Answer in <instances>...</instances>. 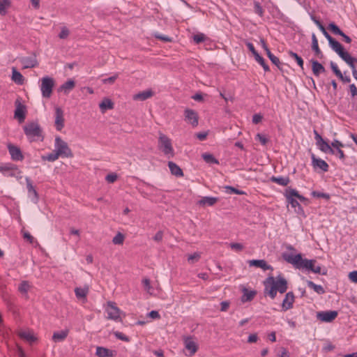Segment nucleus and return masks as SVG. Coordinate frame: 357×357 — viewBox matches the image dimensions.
<instances>
[{
    "label": "nucleus",
    "mask_w": 357,
    "mask_h": 357,
    "mask_svg": "<svg viewBox=\"0 0 357 357\" xmlns=\"http://www.w3.org/2000/svg\"><path fill=\"white\" fill-rule=\"evenodd\" d=\"M264 294L268 295L271 299H274L278 291L280 294H284L288 289V284L287 280L278 275L275 278L273 276L268 277L264 282Z\"/></svg>",
    "instance_id": "nucleus-1"
},
{
    "label": "nucleus",
    "mask_w": 357,
    "mask_h": 357,
    "mask_svg": "<svg viewBox=\"0 0 357 357\" xmlns=\"http://www.w3.org/2000/svg\"><path fill=\"white\" fill-rule=\"evenodd\" d=\"M282 258L287 262L293 264L296 268H305L312 272L315 266L316 260L303 259L301 254L293 255L288 253H283Z\"/></svg>",
    "instance_id": "nucleus-2"
},
{
    "label": "nucleus",
    "mask_w": 357,
    "mask_h": 357,
    "mask_svg": "<svg viewBox=\"0 0 357 357\" xmlns=\"http://www.w3.org/2000/svg\"><path fill=\"white\" fill-rule=\"evenodd\" d=\"M26 136L30 141H36L40 139L43 141V130L37 122H30L23 128Z\"/></svg>",
    "instance_id": "nucleus-3"
},
{
    "label": "nucleus",
    "mask_w": 357,
    "mask_h": 357,
    "mask_svg": "<svg viewBox=\"0 0 357 357\" xmlns=\"http://www.w3.org/2000/svg\"><path fill=\"white\" fill-rule=\"evenodd\" d=\"M158 147L168 158L174 157V151L172 141L167 135L162 132H159Z\"/></svg>",
    "instance_id": "nucleus-4"
},
{
    "label": "nucleus",
    "mask_w": 357,
    "mask_h": 357,
    "mask_svg": "<svg viewBox=\"0 0 357 357\" xmlns=\"http://www.w3.org/2000/svg\"><path fill=\"white\" fill-rule=\"evenodd\" d=\"M40 82L42 96L45 98H50L55 85L54 79L51 77L45 76L41 78Z\"/></svg>",
    "instance_id": "nucleus-5"
},
{
    "label": "nucleus",
    "mask_w": 357,
    "mask_h": 357,
    "mask_svg": "<svg viewBox=\"0 0 357 357\" xmlns=\"http://www.w3.org/2000/svg\"><path fill=\"white\" fill-rule=\"evenodd\" d=\"M54 148L56 152L61 157L72 158L73 156L68 144L59 136L55 138Z\"/></svg>",
    "instance_id": "nucleus-6"
},
{
    "label": "nucleus",
    "mask_w": 357,
    "mask_h": 357,
    "mask_svg": "<svg viewBox=\"0 0 357 357\" xmlns=\"http://www.w3.org/2000/svg\"><path fill=\"white\" fill-rule=\"evenodd\" d=\"M106 312L107 314V318L116 321H121L120 318V310L116 307L114 302H107V306L106 307Z\"/></svg>",
    "instance_id": "nucleus-7"
},
{
    "label": "nucleus",
    "mask_w": 357,
    "mask_h": 357,
    "mask_svg": "<svg viewBox=\"0 0 357 357\" xmlns=\"http://www.w3.org/2000/svg\"><path fill=\"white\" fill-rule=\"evenodd\" d=\"M326 38L328 40V44L331 49L335 52L341 59L349 53L344 49L343 46L338 41L334 39L331 35H329Z\"/></svg>",
    "instance_id": "nucleus-8"
},
{
    "label": "nucleus",
    "mask_w": 357,
    "mask_h": 357,
    "mask_svg": "<svg viewBox=\"0 0 357 357\" xmlns=\"http://www.w3.org/2000/svg\"><path fill=\"white\" fill-rule=\"evenodd\" d=\"M338 315L335 310L321 311L317 312V317L323 322H332Z\"/></svg>",
    "instance_id": "nucleus-9"
},
{
    "label": "nucleus",
    "mask_w": 357,
    "mask_h": 357,
    "mask_svg": "<svg viewBox=\"0 0 357 357\" xmlns=\"http://www.w3.org/2000/svg\"><path fill=\"white\" fill-rule=\"evenodd\" d=\"M246 46L248 47V50L253 54L255 60L263 67L264 71H269V66L266 63L264 59L257 52L253 44L248 42L246 43Z\"/></svg>",
    "instance_id": "nucleus-10"
},
{
    "label": "nucleus",
    "mask_w": 357,
    "mask_h": 357,
    "mask_svg": "<svg viewBox=\"0 0 357 357\" xmlns=\"http://www.w3.org/2000/svg\"><path fill=\"white\" fill-rule=\"evenodd\" d=\"M16 109L15 110L14 116L20 123L24 121L26 118V107L22 105L20 100L17 99L15 102Z\"/></svg>",
    "instance_id": "nucleus-11"
},
{
    "label": "nucleus",
    "mask_w": 357,
    "mask_h": 357,
    "mask_svg": "<svg viewBox=\"0 0 357 357\" xmlns=\"http://www.w3.org/2000/svg\"><path fill=\"white\" fill-rule=\"evenodd\" d=\"M7 147L13 160L22 161L24 160V155L18 146L12 144H8Z\"/></svg>",
    "instance_id": "nucleus-12"
},
{
    "label": "nucleus",
    "mask_w": 357,
    "mask_h": 357,
    "mask_svg": "<svg viewBox=\"0 0 357 357\" xmlns=\"http://www.w3.org/2000/svg\"><path fill=\"white\" fill-rule=\"evenodd\" d=\"M185 348L189 351L190 356L194 355L198 350V344L191 336L185 337L183 339Z\"/></svg>",
    "instance_id": "nucleus-13"
},
{
    "label": "nucleus",
    "mask_w": 357,
    "mask_h": 357,
    "mask_svg": "<svg viewBox=\"0 0 357 357\" xmlns=\"http://www.w3.org/2000/svg\"><path fill=\"white\" fill-rule=\"evenodd\" d=\"M185 119L188 123L191 124L193 127H196L198 125V114L193 109H186L185 110Z\"/></svg>",
    "instance_id": "nucleus-14"
},
{
    "label": "nucleus",
    "mask_w": 357,
    "mask_h": 357,
    "mask_svg": "<svg viewBox=\"0 0 357 357\" xmlns=\"http://www.w3.org/2000/svg\"><path fill=\"white\" fill-rule=\"evenodd\" d=\"M55 126L57 130L60 131L64 127L63 112L61 108H55Z\"/></svg>",
    "instance_id": "nucleus-15"
},
{
    "label": "nucleus",
    "mask_w": 357,
    "mask_h": 357,
    "mask_svg": "<svg viewBox=\"0 0 357 357\" xmlns=\"http://www.w3.org/2000/svg\"><path fill=\"white\" fill-rule=\"evenodd\" d=\"M294 298V294L292 291H289L286 294L282 303V308L283 311H287L293 307Z\"/></svg>",
    "instance_id": "nucleus-16"
},
{
    "label": "nucleus",
    "mask_w": 357,
    "mask_h": 357,
    "mask_svg": "<svg viewBox=\"0 0 357 357\" xmlns=\"http://www.w3.org/2000/svg\"><path fill=\"white\" fill-rule=\"evenodd\" d=\"M20 63L23 65V68H31L38 66V63L36 55L26 56L20 59Z\"/></svg>",
    "instance_id": "nucleus-17"
},
{
    "label": "nucleus",
    "mask_w": 357,
    "mask_h": 357,
    "mask_svg": "<svg viewBox=\"0 0 357 357\" xmlns=\"http://www.w3.org/2000/svg\"><path fill=\"white\" fill-rule=\"evenodd\" d=\"M250 266H255L262 268L264 271L271 270L273 267L268 265L264 259H252L248 261Z\"/></svg>",
    "instance_id": "nucleus-18"
},
{
    "label": "nucleus",
    "mask_w": 357,
    "mask_h": 357,
    "mask_svg": "<svg viewBox=\"0 0 357 357\" xmlns=\"http://www.w3.org/2000/svg\"><path fill=\"white\" fill-rule=\"evenodd\" d=\"M312 165L314 168H319L324 172L328 171V165L322 159L317 158L314 154H312Z\"/></svg>",
    "instance_id": "nucleus-19"
},
{
    "label": "nucleus",
    "mask_w": 357,
    "mask_h": 357,
    "mask_svg": "<svg viewBox=\"0 0 357 357\" xmlns=\"http://www.w3.org/2000/svg\"><path fill=\"white\" fill-rule=\"evenodd\" d=\"M18 170L15 165L11 163L0 165V172L6 176H14L13 172Z\"/></svg>",
    "instance_id": "nucleus-20"
},
{
    "label": "nucleus",
    "mask_w": 357,
    "mask_h": 357,
    "mask_svg": "<svg viewBox=\"0 0 357 357\" xmlns=\"http://www.w3.org/2000/svg\"><path fill=\"white\" fill-rule=\"evenodd\" d=\"M312 63V70L313 72V74L318 77L320 74L324 73L326 72L325 68L323 66L321 63L318 62L316 60L312 59L310 61Z\"/></svg>",
    "instance_id": "nucleus-21"
},
{
    "label": "nucleus",
    "mask_w": 357,
    "mask_h": 357,
    "mask_svg": "<svg viewBox=\"0 0 357 357\" xmlns=\"http://www.w3.org/2000/svg\"><path fill=\"white\" fill-rule=\"evenodd\" d=\"M153 96V91L151 89H148L135 94L133 96V100L144 101L151 98Z\"/></svg>",
    "instance_id": "nucleus-22"
},
{
    "label": "nucleus",
    "mask_w": 357,
    "mask_h": 357,
    "mask_svg": "<svg viewBox=\"0 0 357 357\" xmlns=\"http://www.w3.org/2000/svg\"><path fill=\"white\" fill-rule=\"evenodd\" d=\"M312 50L314 52L315 56L319 59H321L324 58V54L319 47L318 40L314 33L312 35Z\"/></svg>",
    "instance_id": "nucleus-23"
},
{
    "label": "nucleus",
    "mask_w": 357,
    "mask_h": 357,
    "mask_svg": "<svg viewBox=\"0 0 357 357\" xmlns=\"http://www.w3.org/2000/svg\"><path fill=\"white\" fill-rule=\"evenodd\" d=\"M11 79L15 84L22 85L24 82V77L15 67L12 68Z\"/></svg>",
    "instance_id": "nucleus-24"
},
{
    "label": "nucleus",
    "mask_w": 357,
    "mask_h": 357,
    "mask_svg": "<svg viewBox=\"0 0 357 357\" xmlns=\"http://www.w3.org/2000/svg\"><path fill=\"white\" fill-rule=\"evenodd\" d=\"M68 333L69 330L68 329L54 332L52 335V340L55 342H62L67 337Z\"/></svg>",
    "instance_id": "nucleus-25"
},
{
    "label": "nucleus",
    "mask_w": 357,
    "mask_h": 357,
    "mask_svg": "<svg viewBox=\"0 0 357 357\" xmlns=\"http://www.w3.org/2000/svg\"><path fill=\"white\" fill-rule=\"evenodd\" d=\"M168 167L169 168V170L172 173V174L181 177L183 176V170L180 168L179 166H178L176 163L174 162L169 161L168 162Z\"/></svg>",
    "instance_id": "nucleus-26"
},
{
    "label": "nucleus",
    "mask_w": 357,
    "mask_h": 357,
    "mask_svg": "<svg viewBox=\"0 0 357 357\" xmlns=\"http://www.w3.org/2000/svg\"><path fill=\"white\" fill-rule=\"evenodd\" d=\"M113 353L114 351L109 349L102 347H98L96 348V354L98 357H112L114 356Z\"/></svg>",
    "instance_id": "nucleus-27"
},
{
    "label": "nucleus",
    "mask_w": 357,
    "mask_h": 357,
    "mask_svg": "<svg viewBox=\"0 0 357 357\" xmlns=\"http://www.w3.org/2000/svg\"><path fill=\"white\" fill-rule=\"evenodd\" d=\"M243 294L241 297V301L243 303L251 301L257 294L256 291H249L245 288L243 289Z\"/></svg>",
    "instance_id": "nucleus-28"
},
{
    "label": "nucleus",
    "mask_w": 357,
    "mask_h": 357,
    "mask_svg": "<svg viewBox=\"0 0 357 357\" xmlns=\"http://www.w3.org/2000/svg\"><path fill=\"white\" fill-rule=\"evenodd\" d=\"M75 86V83L73 80L69 79L61 86H60L59 91H63L65 94H68Z\"/></svg>",
    "instance_id": "nucleus-29"
},
{
    "label": "nucleus",
    "mask_w": 357,
    "mask_h": 357,
    "mask_svg": "<svg viewBox=\"0 0 357 357\" xmlns=\"http://www.w3.org/2000/svg\"><path fill=\"white\" fill-rule=\"evenodd\" d=\"M18 335L21 339H23L30 343L36 340V337L30 331H21L18 333Z\"/></svg>",
    "instance_id": "nucleus-30"
},
{
    "label": "nucleus",
    "mask_w": 357,
    "mask_h": 357,
    "mask_svg": "<svg viewBox=\"0 0 357 357\" xmlns=\"http://www.w3.org/2000/svg\"><path fill=\"white\" fill-rule=\"evenodd\" d=\"M290 189H291V188H288L287 189H286L285 193H284V195L287 198V201L288 204H291L292 208H296V206L300 207L301 206H300L299 203L298 202V201L294 198V197H295V196L290 195Z\"/></svg>",
    "instance_id": "nucleus-31"
},
{
    "label": "nucleus",
    "mask_w": 357,
    "mask_h": 357,
    "mask_svg": "<svg viewBox=\"0 0 357 357\" xmlns=\"http://www.w3.org/2000/svg\"><path fill=\"white\" fill-rule=\"evenodd\" d=\"M99 107L102 113L107 109H112L114 108L113 102L109 98H104L103 100L99 104Z\"/></svg>",
    "instance_id": "nucleus-32"
},
{
    "label": "nucleus",
    "mask_w": 357,
    "mask_h": 357,
    "mask_svg": "<svg viewBox=\"0 0 357 357\" xmlns=\"http://www.w3.org/2000/svg\"><path fill=\"white\" fill-rule=\"evenodd\" d=\"M342 59L351 68L352 73L354 72V70H356L355 63H357V59L351 56L350 54L348 53L344 56H343Z\"/></svg>",
    "instance_id": "nucleus-33"
},
{
    "label": "nucleus",
    "mask_w": 357,
    "mask_h": 357,
    "mask_svg": "<svg viewBox=\"0 0 357 357\" xmlns=\"http://www.w3.org/2000/svg\"><path fill=\"white\" fill-rule=\"evenodd\" d=\"M319 149L326 153H334L335 149L332 148L324 139L317 144Z\"/></svg>",
    "instance_id": "nucleus-34"
},
{
    "label": "nucleus",
    "mask_w": 357,
    "mask_h": 357,
    "mask_svg": "<svg viewBox=\"0 0 357 357\" xmlns=\"http://www.w3.org/2000/svg\"><path fill=\"white\" fill-rule=\"evenodd\" d=\"M271 181L278 184V185H280L282 186H287L290 182V179L288 176H286V177L272 176L271 178Z\"/></svg>",
    "instance_id": "nucleus-35"
},
{
    "label": "nucleus",
    "mask_w": 357,
    "mask_h": 357,
    "mask_svg": "<svg viewBox=\"0 0 357 357\" xmlns=\"http://www.w3.org/2000/svg\"><path fill=\"white\" fill-rule=\"evenodd\" d=\"M218 202L217 197H204L199 201L200 205L213 206Z\"/></svg>",
    "instance_id": "nucleus-36"
},
{
    "label": "nucleus",
    "mask_w": 357,
    "mask_h": 357,
    "mask_svg": "<svg viewBox=\"0 0 357 357\" xmlns=\"http://www.w3.org/2000/svg\"><path fill=\"white\" fill-rule=\"evenodd\" d=\"M26 188L27 190L29 195L32 194L36 199V200H38V195L36 192V189L34 188L31 179L29 177L26 178Z\"/></svg>",
    "instance_id": "nucleus-37"
},
{
    "label": "nucleus",
    "mask_w": 357,
    "mask_h": 357,
    "mask_svg": "<svg viewBox=\"0 0 357 357\" xmlns=\"http://www.w3.org/2000/svg\"><path fill=\"white\" fill-rule=\"evenodd\" d=\"M307 284L308 287L312 289L318 294H324L325 293V290L322 286L316 284L312 281L307 280Z\"/></svg>",
    "instance_id": "nucleus-38"
},
{
    "label": "nucleus",
    "mask_w": 357,
    "mask_h": 357,
    "mask_svg": "<svg viewBox=\"0 0 357 357\" xmlns=\"http://www.w3.org/2000/svg\"><path fill=\"white\" fill-rule=\"evenodd\" d=\"M203 160L208 164H219V161L211 153H204L202 155Z\"/></svg>",
    "instance_id": "nucleus-39"
},
{
    "label": "nucleus",
    "mask_w": 357,
    "mask_h": 357,
    "mask_svg": "<svg viewBox=\"0 0 357 357\" xmlns=\"http://www.w3.org/2000/svg\"><path fill=\"white\" fill-rule=\"evenodd\" d=\"M59 157H60V156L54 150L53 152L48 153L46 155H42L41 158L43 160H45V161L47 160L50 162H54V161L56 160L59 158Z\"/></svg>",
    "instance_id": "nucleus-40"
},
{
    "label": "nucleus",
    "mask_w": 357,
    "mask_h": 357,
    "mask_svg": "<svg viewBox=\"0 0 357 357\" xmlns=\"http://www.w3.org/2000/svg\"><path fill=\"white\" fill-rule=\"evenodd\" d=\"M266 54H267L268 57L269 58V59L271 61V62L274 65H275L280 70H282V68L280 67L281 63L280 61L279 58H278L274 54H273L270 50H268V52H266Z\"/></svg>",
    "instance_id": "nucleus-41"
},
{
    "label": "nucleus",
    "mask_w": 357,
    "mask_h": 357,
    "mask_svg": "<svg viewBox=\"0 0 357 357\" xmlns=\"http://www.w3.org/2000/svg\"><path fill=\"white\" fill-rule=\"evenodd\" d=\"M75 293L77 298H86L88 294V289L76 287L75 289Z\"/></svg>",
    "instance_id": "nucleus-42"
},
{
    "label": "nucleus",
    "mask_w": 357,
    "mask_h": 357,
    "mask_svg": "<svg viewBox=\"0 0 357 357\" xmlns=\"http://www.w3.org/2000/svg\"><path fill=\"white\" fill-rule=\"evenodd\" d=\"M311 19L313 20V22L317 25L320 31L322 32L324 36L327 38L330 34L326 31L325 27L323 26V24L321 23V22L317 20L314 16H312Z\"/></svg>",
    "instance_id": "nucleus-43"
},
{
    "label": "nucleus",
    "mask_w": 357,
    "mask_h": 357,
    "mask_svg": "<svg viewBox=\"0 0 357 357\" xmlns=\"http://www.w3.org/2000/svg\"><path fill=\"white\" fill-rule=\"evenodd\" d=\"M328 27L333 33L339 36L343 35V31L334 22L330 23Z\"/></svg>",
    "instance_id": "nucleus-44"
},
{
    "label": "nucleus",
    "mask_w": 357,
    "mask_h": 357,
    "mask_svg": "<svg viewBox=\"0 0 357 357\" xmlns=\"http://www.w3.org/2000/svg\"><path fill=\"white\" fill-rule=\"evenodd\" d=\"M125 236L121 232H118L112 239V243L114 245H122L124 241Z\"/></svg>",
    "instance_id": "nucleus-45"
},
{
    "label": "nucleus",
    "mask_w": 357,
    "mask_h": 357,
    "mask_svg": "<svg viewBox=\"0 0 357 357\" xmlns=\"http://www.w3.org/2000/svg\"><path fill=\"white\" fill-rule=\"evenodd\" d=\"M289 55L294 59L296 60V61L297 62L298 65L302 68L303 69V59L298 56L296 53L292 52V51H289Z\"/></svg>",
    "instance_id": "nucleus-46"
},
{
    "label": "nucleus",
    "mask_w": 357,
    "mask_h": 357,
    "mask_svg": "<svg viewBox=\"0 0 357 357\" xmlns=\"http://www.w3.org/2000/svg\"><path fill=\"white\" fill-rule=\"evenodd\" d=\"M30 285L29 282L27 281H22L18 287V290L22 294H27Z\"/></svg>",
    "instance_id": "nucleus-47"
},
{
    "label": "nucleus",
    "mask_w": 357,
    "mask_h": 357,
    "mask_svg": "<svg viewBox=\"0 0 357 357\" xmlns=\"http://www.w3.org/2000/svg\"><path fill=\"white\" fill-rule=\"evenodd\" d=\"M10 4L9 0H0V14L4 15L6 13V9Z\"/></svg>",
    "instance_id": "nucleus-48"
},
{
    "label": "nucleus",
    "mask_w": 357,
    "mask_h": 357,
    "mask_svg": "<svg viewBox=\"0 0 357 357\" xmlns=\"http://www.w3.org/2000/svg\"><path fill=\"white\" fill-rule=\"evenodd\" d=\"M254 11L256 14L259 15L260 17L264 16V10L261 6L260 5L259 2L258 1H254Z\"/></svg>",
    "instance_id": "nucleus-49"
},
{
    "label": "nucleus",
    "mask_w": 357,
    "mask_h": 357,
    "mask_svg": "<svg viewBox=\"0 0 357 357\" xmlns=\"http://www.w3.org/2000/svg\"><path fill=\"white\" fill-rule=\"evenodd\" d=\"M226 192L229 194H236V195H244L245 192L242 190H238L234 187L227 185L225 186Z\"/></svg>",
    "instance_id": "nucleus-50"
},
{
    "label": "nucleus",
    "mask_w": 357,
    "mask_h": 357,
    "mask_svg": "<svg viewBox=\"0 0 357 357\" xmlns=\"http://www.w3.org/2000/svg\"><path fill=\"white\" fill-rule=\"evenodd\" d=\"M330 66H331V70L335 73V75L337 77H342V72L338 68V66H337V64L335 63H334L333 61H331Z\"/></svg>",
    "instance_id": "nucleus-51"
},
{
    "label": "nucleus",
    "mask_w": 357,
    "mask_h": 357,
    "mask_svg": "<svg viewBox=\"0 0 357 357\" xmlns=\"http://www.w3.org/2000/svg\"><path fill=\"white\" fill-rule=\"evenodd\" d=\"M70 35V31L66 26H63L61 28V32L59 34V37L61 39H66Z\"/></svg>",
    "instance_id": "nucleus-52"
},
{
    "label": "nucleus",
    "mask_w": 357,
    "mask_h": 357,
    "mask_svg": "<svg viewBox=\"0 0 357 357\" xmlns=\"http://www.w3.org/2000/svg\"><path fill=\"white\" fill-rule=\"evenodd\" d=\"M206 40V36L204 33H198L193 36V40L195 43L199 44Z\"/></svg>",
    "instance_id": "nucleus-53"
},
{
    "label": "nucleus",
    "mask_w": 357,
    "mask_h": 357,
    "mask_svg": "<svg viewBox=\"0 0 357 357\" xmlns=\"http://www.w3.org/2000/svg\"><path fill=\"white\" fill-rule=\"evenodd\" d=\"M312 195L314 197L324 198L326 199H330V195L328 194L321 192H318V191H312Z\"/></svg>",
    "instance_id": "nucleus-54"
},
{
    "label": "nucleus",
    "mask_w": 357,
    "mask_h": 357,
    "mask_svg": "<svg viewBox=\"0 0 357 357\" xmlns=\"http://www.w3.org/2000/svg\"><path fill=\"white\" fill-rule=\"evenodd\" d=\"M114 335L119 340H123V341L127 342H130V338L121 332L115 331V332H114Z\"/></svg>",
    "instance_id": "nucleus-55"
},
{
    "label": "nucleus",
    "mask_w": 357,
    "mask_h": 357,
    "mask_svg": "<svg viewBox=\"0 0 357 357\" xmlns=\"http://www.w3.org/2000/svg\"><path fill=\"white\" fill-rule=\"evenodd\" d=\"M290 195H294L295 197L298 198L301 202L307 201V199L303 195H301L295 189H290Z\"/></svg>",
    "instance_id": "nucleus-56"
},
{
    "label": "nucleus",
    "mask_w": 357,
    "mask_h": 357,
    "mask_svg": "<svg viewBox=\"0 0 357 357\" xmlns=\"http://www.w3.org/2000/svg\"><path fill=\"white\" fill-rule=\"evenodd\" d=\"M118 77H119V74L116 73L113 76H111V77H109L108 78L103 79L102 81L103 84H113L116 80Z\"/></svg>",
    "instance_id": "nucleus-57"
},
{
    "label": "nucleus",
    "mask_w": 357,
    "mask_h": 357,
    "mask_svg": "<svg viewBox=\"0 0 357 357\" xmlns=\"http://www.w3.org/2000/svg\"><path fill=\"white\" fill-rule=\"evenodd\" d=\"M331 154L336 155L342 161H344L345 160V155L344 153V151L341 149H335L334 153Z\"/></svg>",
    "instance_id": "nucleus-58"
},
{
    "label": "nucleus",
    "mask_w": 357,
    "mask_h": 357,
    "mask_svg": "<svg viewBox=\"0 0 357 357\" xmlns=\"http://www.w3.org/2000/svg\"><path fill=\"white\" fill-rule=\"evenodd\" d=\"M255 139H258L262 145H266L268 142V138L265 135L260 133L257 134Z\"/></svg>",
    "instance_id": "nucleus-59"
},
{
    "label": "nucleus",
    "mask_w": 357,
    "mask_h": 357,
    "mask_svg": "<svg viewBox=\"0 0 357 357\" xmlns=\"http://www.w3.org/2000/svg\"><path fill=\"white\" fill-rule=\"evenodd\" d=\"M117 175L115 173H112V174H109L106 176L105 177V180L109 183H112L114 182H115L117 179Z\"/></svg>",
    "instance_id": "nucleus-60"
},
{
    "label": "nucleus",
    "mask_w": 357,
    "mask_h": 357,
    "mask_svg": "<svg viewBox=\"0 0 357 357\" xmlns=\"http://www.w3.org/2000/svg\"><path fill=\"white\" fill-rule=\"evenodd\" d=\"M312 273H319V274H321L323 275H327V269L326 268L322 269L321 268V266H314V268L312 270Z\"/></svg>",
    "instance_id": "nucleus-61"
},
{
    "label": "nucleus",
    "mask_w": 357,
    "mask_h": 357,
    "mask_svg": "<svg viewBox=\"0 0 357 357\" xmlns=\"http://www.w3.org/2000/svg\"><path fill=\"white\" fill-rule=\"evenodd\" d=\"M331 146L334 149H341L344 146V145L339 140L334 139L331 143Z\"/></svg>",
    "instance_id": "nucleus-62"
},
{
    "label": "nucleus",
    "mask_w": 357,
    "mask_h": 357,
    "mask_svg": "<svg viewBox=\"0 0 357 357\" xmlns=\"http://www.w3.org/2000/svg\"><path fill=\"white\" fill-rule=\"evenodd\" d=\"M230 247L236 251H241L243 249V245L239 243H231Z\"/></svg>",
    "instance_id": "nucleus-63"
},
{
    "label": "nucleus",
    "mask_w": 357,
    "mask_h": 357,
    "mask_svg": "<svg viewBox=\"0 0 357 357\" xmlns=\"http://www.w3.org/2000/svg\"><path fill=\"white\" fill-rule=\"evenodd\" d=\"M349 278L353 282L357 283V271L350 272L349 274Z\"/></svg>",
    "instance_id": "nucleus-64"
}]
</instances>
